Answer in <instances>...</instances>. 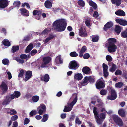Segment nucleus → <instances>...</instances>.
I'll return each mask as SVG.
<instances>
[{"instance_id":"f257e3e1","label":"nucleus","mask_w":127,"mask_h":127,"mask_svg":"<svg viewBox=\"0 0 127 127\" xmlns=\"http://www.w3.org/2000/svg\"><path fill=\"white\" fill-rule=\"evenodd\" d=\"M66 22L64 19H59L56 20L52 24L53 29L57 31L61 32L64 31L66 26Z\"/></svg>"},{"instance_id":"de8ad7c7","label":"nucleus","mask_w":127,"mask_h":127,"mask_svg":"<svg viewBox=\"0 0 127 127\" xmlns=\"http://www.w3.org/2000/svg\"><path fill=\"white\" fill-rule=\"evenodd\" d=\"M78 55V54L77 53L75 52H71L70 53V55L72 57H76Z\"/></svg>"},{"instance_id":"7c9ffc66","label":"nucleus","mask_w":127,"mask_h":127,"mask_svg":"<svg viewBox=\"0 0 127 127\" xmlns=\"http://www.w3.org/2000/svg\"><path fill=\"white\" fill-rule=\"evenodd\" d=\"M33 48V45L31 43H30L27 47L26 49L25 50V52L26 53H29L32 49Z\"/></svg>"},{"instance_id":"a878e982","label":"nucleus","mask_w":127,"mask_h":127,"mask_svg":"<svg viewBox=\"0 0 127 127\" xmlns=\"http://www.w3.org/2000/svg\"><path fill=\"white\" fill-rule=\"evenodd\" d=\"M109 66H112V67L110 69V71L111 72H113L116 69L117 67L116 65L112 63H110L109 64Z\"/></svg>"},{"instance_id":"864d4df0","label":"nucleus","mask_w":127,"mask_h":127,"mask_svg":"<svg viewBox=\"0 0 127 127\" xmlns=\"http://www.w3.org/2000/svg\"><path fill=\"white\" fill-rule=\"evenodd\" d=\"M85 23L86 25L89 26L90 25V19H87L85 20Z\"/></svg>"},{"instance_id":"2eb2a0df","label":"nucleus","mask_w":127,"mask_h":127,"mask_svg":"<svg viewBox=\"0 0 127 127\" xmlns=\"http://www.w3.org/2000/svg\"><path fill=\"white\" fill-rule=\"evenodd\" d=\"M7 0H0V8L3 9L8 5Z\"/></svg>"},{"instance_id":"2f4dec72","label":"nucleus","mask_w":127,"mask_h":127,"mask_svg":"<svg viewBox=\"0 0 127 127\" xmlns=\"http://www.w3.org/2000/svg\"><path fill=\"white\" fill-rule=\"evenodd\" d=\"M7 109V113H10L11 115H13L17 113V112L14 109Z\"/></svg>"},{"instance_id":"cd10ccee","label":"nucleus","mask_w":127,"mask_h":127,"mask_svg":"<svg viewBox=\"0 0 127 127\" xmlns=\"http://www.w3.org/2000/svg\"><path fill=\"white\" fill-rule=\"evenodd\" d=\"M51 30V29L50 28H46L42 32L40 33V35H46Z\"/></svg>"},{"instance_id":"20e7f679","label":"nucleus","mask_w":127,"mask_h":127,"mask_svg":"<svg viewBox=\"0 0 127 127\" xmlns=\"http://www.w3.org/2000/svg\"><path fill=\"white\" fill-rule=\"evenodd\" d=\"M20 95L21 93L20 92L15 91L13 94L6 96V98L2 103V104L5 105L8 104L12 100L15 98H18Z\"/></svg>"},{"instance_id":"9d476101","label":"nucleus","mask_w":127,"mask_h":127,"mask_svg":"<svg viewBox=\"0 0 127 127\" xmlns=\"http://www.w3.org/2000/svg\"><path fill=\"white\" fill-rule=\"evenodd\" d=\"M113 118L114 122L120 126H122L123 125V123L122 120L118 116L116 115L113 116Z\"/></svg>"},{"instance_id":"3c124183","label":"nucleus","mask_w":127,"mask_h":127,"mask_svg":"<svg viewBox=\"0 0 127 127\" xmlns=\"http://www.w3.org/2000/svg\"><path fill=\"white\" fill-rule=\"evenodd\" d=\"M102 67L103 69V71L108 70V66L106 65L105 64L103 63L102 64Z\"/></svg>"},{"instance_id":"c756f323","label":"nucleus","mask_w":127,"mask_h":127,"mask_svg":"<svg viewBox=\"0 0 127 127\" xmlns=\"http://www.w3.org/2000/svg\"><path fill=\"white\" fill-rule=\"evenodd\" d=\"M115 14L117 15L120 16H124L125 14V13L123 11L119 9L116 12Z\"/></svg>"},{"instance_id":"4468645a","label":"nucleus","mask_w":127,"mask_h":127,"mask_svg":"<svg viewBox=\"0 0 127 127\" xmlns=\"http://www.w3.org/2000/svg\"><path fill=\"white\" fill-rule=\"evenodd\" d=\"M19 12L21 13L22 15L24 16L27 17L29 15V12L25 8L20 9L19 10Z\"/></svg>"},{"instance_id":"4c0bfd02","label":"nucleus","mask_w":127,"mask_h":127,"mask_svg":"<svg viewBox=\"0 0 127 127\" xmlns=\"http://www.w3.org/2000/svg\"><path fill=\"white\" fill-rule=\"evenodd\" d=\"M119 114L122 117H124L125 116V112L124 110L123 109H121L119 110L118 111Z\"/></svg>"},{"instance_id":"dca6fc26","label":"nucleus","mask_w":127,"mask_h":127,"mask_svg":"<svg viewBox=\"0 0 127 127\" xmlns=\"http://www.w3.org/2000/svg\"><path fill=\"white\" fill-rule=\"evenodd\" d=\"M97 102L98 103L97 104L98 107L101 108V111L103 112V113L105 114L107 112L105 108L103 107V102L99 99H97Z\"/></svg>"},{"instance_id":"0eeeda50","label":"nucleus","mask_w":127,"mask_h":127,"mask_svg":"<svg viewBox=\"0 0 127 127\" xmlns=\"http://www.w3.org/2000/svg\"><path fill=\"white\" fill-rule=\"evenodd\" d=\"M105 85L103 80L102 78L100 79L97 81L96 84V88L98 89L103 88L105 87Z\"/></svg>"},{"instance_id":"c9c22d12","label":"nucleus","mask_w":127,"mask_h":127,"mask_svg":"<svg viewBox=\"0 0 127 127\" xmlns=\"http://www.w3.org/2000/svg\"><path fill=\"white\" fill-rule=\"evenodd\" d=\"M39 98V97L37 95L33 96L32 98V101L34 102H37L38 101Z\"/></svg>"},{"instance_id":"bf43d9fd","label":"nucleus","mask_w":127,"mask_h":127,"mask_svg":"<svg viewBox=\"0 0 127 127\" xmlns=\"http://www.w3.org/2000/svg\"><path fill=\"white\" fill-rule=\"evenodd\" d=\"M9 62V61L7 59H4L2 60V63L4 65L7 64Z\"/></svg>"},{"instance_id":"39448f33","label":"nucleus","mask_w":127,"mask_h":127,"mask_svg":"<svg viewBox=\"0 0 127 127\" xmlns=\"http://www.w3.org/2000/svg\"><path fill=\"white\" fill-rule=\"evenodd\" d=\"M73 99V100L70 103H68L67 106H65L64 110V112H67L70 111L72 109L73 105L76 103L77 100V95L76 94H74L73 95L70 99Z\"/></svg>"},{"instance_id":"603ef678","label":"nucleus","mask_w":127,"mask_h":127,"mask_svg":"<svg viewBox=\"0 0 127 127\" xmlns=\"http://www.w3.org/2000/svg\"><path fill=\"white\" fill-rule=\"evenodd\" d=\"M107 93V91L104 90H101L100 92V94L102 95H105Z\"/></svg>"},{"instance_id":"a18cd8bd","label":"nucleus","mask_w":127,"mask_h":127,"mask_svg":"<svg viewBox=\"0 0 127 127\" xmlns=\"http://www.w3.org/2000/svg\"><path fill=\"white\" fill-rule=\"evenodd\" d=\"M121 36L124 38H126L127 37V32L126 30L121 33Z\"/></svg>"},{"instance_id":"6e6552de","label":"nucleus","mask_w":127,"mask_h":127,"mask_svg":"<svg viewBox=\"0 0 127 127\" xmlns=\"http://www.w3.org/2000/svg\"><path fill=\"white\" fill-rule=\"evenodd\" d=\"M51 60V58L49 57H46L43 58V63L41 65L42 67H46V65L49 63Z\"/></svg>"},{"instance_id":"a19ab883","label":"nucleus","mask_w":127,"mask_h":127,"mask_svg":"<svg viewBox=\"0 0 127 127\" xmlns=\"http://www.w3.org/2000/svg\"><path fill=\"white\" fill-rule=\"evenodd\" d=\"M121 28L119 26L116 25L115 29V31L117 33L119 34L121 32Z\"/></svg>"},{"instance_id":"58836bf2","label":"nucleus","mask_w":127,"mask_h":127,"mask_svg":"<svg viewBox=\"0 0 127 127\" xmlns=\"http://www.w3.org/2000/svg\"><path fill=\"white\" fill-rule=\"evenodd\" d=\"M48 118V115L47 114H45L43 116V117L41 120V121L44 122L46 121Z\"/></svg>"},{"instance_id":"6e6d98bb","label":"nucleus","mask_w":127,"mask_h":127,"mask_svg":"<svg viewBox=\"0 0 127 127\" xmlns=\"http://www.w3.org/2000/svg\"><path fill=\"white\" fill-rule=\"evenodd\" d=\"M24 70L23 69H21L20 71V73L18 75V77H22L24 75Z\"/></svg>"},{"instance_id":"f8f14e48","label":"nucleus","mask_w":127,"mask_h":127,"mask_svg":"<svg viewBox=\"0 0 127 127\" xmlns=\"http://www.w3.org/2000/svg\"><path fill=\"white\" fill-rule=\"evenodd\" d=\"M89 79V78L88 76H86L84 77L81 82H80L79 83V86L81 88L82 86H84L87 85L88 83Z\"/></svg>"},{"instance_id":"5701e85b","label":"nucleus","mask_w":127,"mask_h":127,"mask_svg":"<svg viewBox=\"0 0 127 127\" xmlns=\"http://www.w3.org/2000/svg\"><path fill=\"white\" fill-rule=\"evenodd\" d=\"M55 62L57 64L62 63L63 61L61 58V56L60 55H58L56 58L55 60Z\"/></svg>"},{"instance_id":"a211bd4d","label":"nucleus","mask_w":127,"mask_h":127,"mask_svg":"<svg viewBox=\"0 0 127 127\" xmlns=\"http://www.w3.org/2000/svg\"><path fill=\"white\" fill-rule=\"evenodd\" d=\"M55 36L53 34H50L49 36L47 37L43 40L44 44H46L50 40L53 39Z\"/></svg>"},{"instance_id":"0e129e2a","label":"nucleus","mask_w":127,"mask_h":127,"mask_svg":"<svg viewBox=\"0 0 127 127\" xmlns=\"http://www.w3.org/2000/svg\"><path fill=\"white\" fill-rule=\"evenodd\" d=\"M88 77L89 78V82H90V83H93L94 82L95 80L94 79L92 78L91 76H88Z\"/></svg>"},{"instance_id":"8fccbe9b","label":"nucleus","mask_w":127,"mask_h":127,"mask_svg":"<svg viewBox=\"0 0 127 127\" xmlns=\"http://www.w3.org/2000/svg\"><path fill=\"white\" fill-rule=\"evenodd\" d=\"M15 60L21 64H23L24 62V60H21L18 58H16L15 59Z\"/></svg>"},{"instance_id":"72a5a7b5","label":"nucleus","mask_w":127,"mask_h":127,"mask_svg":"<svg viewBox=\"0 0 127 127\" xmlns=\"http://www.w3.org/2000/svg\"><path fill=\"white\" fill-rule=\"evenodd\" d=\"M92 40L93 42H97L99 39V37L97 35H93L92 36Z\"/></svg>"},{"instance_id":"1a4fd4ad","label":"nucleus","mask_w":127,"mask_h":127,"mask_svg":"<svg viewBox=\"0 0 127 127\" xmlns=\"http://www.w3.org/2000/svg\"><path fill=\"white\" fill-rule=\"evenodd\" d=\"M111 95L107 96V98L108 99L114 100L117 97V95L115 90L112 88H110Z\"/></svg>"},{"instance_id":"f03ea898","label":"nucleus","mask_w":127,"mask_h":127,"mask_svg":"<svg viewBox=\"0 0 127 127\" xmlns=\"http://www.w3.org/2000/svg\"><path fill=\"white\" fill-rule=\"evenodd\" d=\"M97 110L96 107H94L93 112L95 115V118L97 123L98 125L101 124L105 118V114L104 113H101L98 115Z\"/></svg>"},{"instance_id":"37998d69","label":"nucleus","mask_w":127,"mask_h":127,"mask_svg":"<svg viewBox=\"0 0 127 127\" xmlns=\"http://www.w3.org/2000/svg\"><path fill=\"white\" fill-rule=\"evenodd\" d=\"M78 3L80 6L84 7L85 5V3L84 1L82 0H80L78 1Z\"/></svg>"},{"instance_id":"393cba45","label":"nucleus","mask_w":127,"mask_h":127,"mask_svg":"<svg viewBox=\"0 0 127 127\" xmlns=\"http://www.w3.org/2000/svg\"><path fill=\"white\" fill-rule=\"evenodd\" d=\"M44 4L45 7L47 8H50L52 6L51 2L48 0L45 1Z\"/></svg>"},{"instance_id":"f704fd0d","label":"nucleus","mask_w":127,"mask_h":127,"mask_svg":"<svg viewBox=\"0 0 127 127\" xmlns=\"http://www.w3.org/2000/svg\"><path fill=\"white\" fill-rule=\"evenodd\" d=\"M2 43L5 46H9L10 45V43L7 39L3 40L2 41Z\"/></svg>"},{"instance_id":"e433bc0d","label":"nucleus","mask_w":127,"mask_h":127,"mask_svg":"<svg viewBox=\"0 0 127 127\" xmlns=\"http://www.w3.org/2000/svg\"><path fill=\"white\" fill-rule=\"evenodd\" d=\"M89 3L91 6H92L95 9H96L97 7L96 4L92 0H90L89 1Z\"/></svg>"},{"instance_id":"09e8293b","label":"nucleus","mask_w":127,"mask_h":127,"mask_svg":"<svg viewBox=\"0 0 127 127\" xmlns=\"http://www.w3.org/2000/svg\"><path fill=\"white\" fill-rule=\"evenodd\" d=\"M106 58L107 61H108L111 62L112 61V58L110 55H107L106 56Z\"/></svg>"},{"instance_id":"7ed1b4c3","label":"nucleus","mask_w":127,"mask_h":127,"mask_svg":"<svg viewBox=\"0 0 127 127\" xmlns=\"http://www.w3.org/2000/svg\"><path fill=\"white\" fill-rule=\"evenodd\" d=\"M108 42L106 44V46L108 48V50L110 52H115L117 49V46L114 44L116 42V40L114 38H110L108 40Z\"/></svg>"},{"instance_id":"c85d7f7f","label":"nucleus","mask_w":127,"mask_h":127,"mask_svg":"<svg viewBox=\"0 0 127 127\" xmlns=\"http://www.w3.org/2000/svg\"><path fill=\"white\" fill-rule=\"evenodd\" d=\"M41 78L42 81L46 82H48L49 79V75L47 74H46L44 76L41 77Z\"/></svg>"},{"instance_id":"ddd939ff","label":"nucleus","mask_w":127,"mask_h":127,"mask_svg":"<svg viewBox=\"0 0 127 127\" xmlns=\"http://www.w3.org/2000/svg\"><path fill=\"white\" fill-rule=\"evenodd\" d=\"M79 34L82 37H85L87 36V32L85 28L82 27L79 31Z\"/></svg>"},{"instance_id":"49530a36","label":"nucleus","mask_w":127,"mask_h":127,"mask_svg":"<svg viewBox=\"0 0 127 127\" xmlns=\"http://www.w3.org/2000/svg\"><path fill=\"white\" fill-rule=\"evenodd\" d=\"M6 73H7L8 75V79H10L12 78V76L11 73L9 71H8V70H6Z\"/></svg>"},{"instance_id":"338daca9","label":"nucleus","mask_w":127,"mask_h":127,"mask_svg":"<svg viewBox=\"0 0 127 127\" xmlns=\"http://www.w3.org/2000/svg\"><path fill=\"white\" fill-rule=\"evenodd\" d=\"M37 50H33L31 52V55L33 56L35 54L37 53Z\"/></svg>"},{"instance_id":"bb28decb","label":"nucleus","mask_w":127,"mask_h":127,"mask_svg":"<svg viewBox=\"0 0 127 127\" xmlns=\"http://www.w3.org/2000/svg\"><path fill=\"white\" fill-rule=\"evenodd\" d=\"M0 88L3 91H6L7 90V87L6 84L4 82H2L0 86Z\"/></svg>"},{"instance_id":"69168bd1","label":"nucleus","mask_w":127,"mask_h":127,"mask_svg":"<svg viewBox=\"0 0 127 127\" xmlns=\"http://www.w3.org/2000/svg\"><path fill=\"white\" fill-rule=\"evenodd\" d=\"M75 122L76 124H81V122L80 121L79 119L77 117L76 118Z\"/></svg>"},{"instance_id":"6ab92c4d","label":"nucleus","mask_w":127,"mask_h":127,"mask_svg":"<svg viewBox=\"0 0 127 127\" xmlns=\"http://www.w3.org/2000/svg\"><path fill=\"white\" fill-rule=\"evenodd\" d=\"M115 21L117 23L121 25L124 26L127 25V21L125 20L117 19H116Z\"/></svg>"},{"instance_id":"c03bdc74","label":"nucleus","mask_w":127,"mask_h":127,"mask_svg":"<svg viewBox=\"0 0 127 127\" xmlns=\"http://www.w3.org/2000/svg\"><path fill=\"white\" fill-rule=\"evenodd\" d=\"M20 2L19 1H15L13 3V5L15 7H19L20 5Z\"/></svg>"},{"instance_id":"e2e57ef3","label":"nucleus","mask_w":127,"mask_h":127,"mask_svg":"<svg viewBox=\"0 0 127 127\" xmlns=\"http://www.w3.org/2000/svg\"><path fill=\"white\" fill-rule=\"evenodd\" d=\"M103 75L105 77H107L109 75V73L108 70L103 71Z\"/></svg>"},{"instance_id":"4be33fe9","label":"nucleus","mask_w":127,"mask_h":127,"mask_svg":"<svg viewBox=\"0 0 127 127\" xmlns=\"http://www.w3.org/2000/svg\"><path fill=\"white\" fill-rule=\"evenodd\" d=\"M113 25V23L110 21L108 22L104 26V30L105 31H106L107 29L110 28L112 27Z\"/></svg>"},{"instance_id":"ea45409f","label":"nucleus","mask_w":127,"mask_h":127,"mask_svg":"<svg viewBox=\"0 0 127 127\" xmlns=\"http://www.w3.org/2000/svg\"><path fill=\"white\" fill-rule=\"evenodd\" d=\"M20 57L21 58L23 59H28L31 56L30 55H28V56H27L25 54H23L21 55Z\"/></svg>"},{"instance_id":"9b49d317","label":"nucleus","mask_w":127,"mask_h":127,"mask_svg":"<svg viewBox=\"0 0 127 127\" xmlns=\"http://www.w3.org/2000/svg\"><path fill=\"white\" fill-rule=\"evenodd\" d=\"M37 109L39 114L42 115L43 113L46 111V106L44 104H41L38 107Z\"/></svg>"},{"instance_id":"4d7b16f0","label":"nucleus","mask_w":127,"mask_h":127,"mask_svg":"<svg viewBox=\"0 0 127 127\" xmlns=\"http://www.w3.org/2000/svg\"><path fill=\"white\" fill-rule=\"evenodd\" d=\"M123 83L121 82H119L116 83L115 84V86L117 88H120L123 85Z\"/></svg>"},{"instance_id":"5fc2aeb1","label":"nucleus","mask_w":127,"mask_h":127,"mask_svg":"<svg viewBox=\"0 0 127 127\" xmlns=\"http://www.w3.org/2000/svg\"><path fill=\"white\" fill-rule=\"evenodd\" d=\"M33 14L34 15H38L39 16L41 14V12L40 11L37 10H34L33 12Z\"/></svg>"},{"instance_id":"680f3d73","label":"nucleus","mask_w":127,"mask_h":127,"mask_svg":"<svg viewBox=\"0 0 127 127\" xmlns=\"http://www.w3.org/2000/svg\"><path fill=\"white\" fill-rule=\"evenodd\" d=\"M37 113V112L36 111L32 110L30 112V115L32 116H33L34 115L36 114Z\"/></svg>"},{"instance_id":"13d9d810","label":"nucleus","mask_w":127,"mask_h":127,"mask_svg":"<svg viewBox=\"0 0 127 127\" xmlns=\"http://www.w3.org/2000/svg\"><path fill=\"white\" fill-rule=\"evenodd\" d=\"M84 59H88L90 57V55L88 53H86L84 55L82 56Z\"/></svg>"},{"instance_id":"79ce46f5","label":"nucleus","mask_w":127,"mask_h":127,"mask_svg":"<svg viewBox=\"0 0 127 127\" xmlns=\"http://www.w3.org/2000/svg\"><path fill=\"white\" fill-rule=\"evenodd\" d=\"M19 47L18 46H14L12 48V52L13 53L18 51L19 50Z\"/></svg>"},{"instance_id":"473e14b6","label":"nucleus","mask_w":127,"mask_h":127,"mask_svg":"<svg viewBox=\"0 0 127 127\" xmlns=\"http://www.w3.org/2000/svg\"><path fill=\"white\" fill-rule=\"evenodd\" d=\"M112 3L113 4H116V5L118 6L121 4V0H111Z\"/></svg>"},{"instance_id":"774afa93","label":"nucleus","mask_w":127,"mask_h":127,"mask_svg":"<svg viewBox=\"0 0 127 127\" xmlns=\"http://www.w3.org/2000/svg\"><path fill=\"white\" fill-rule=\"evenodd\" d=\"M121 71L119 70H117L115 72V74L116 75H121Z\"/></svg>"},{"instance_id":"f3484780","label":"nucleus","mask_w":127,"mask_h":127,"mask_svg":"<svg viewBox=\"0 0 127 127\" xmlns=\"http://www.w3.org/2000/svg\"><path fill=\"white\" fill-rule=\"evenodd\" d=\"M32 76V72L31 71L28 70L27 71L26 73L25 77L24 80L26 82L30 79Z\"/></svg>"},{"instance_id":"052dcab7","label":"nucleus","mask_w":127,"mask_h":127,"mask_svg":"<svg viewBox=\"0 0 127 127\" xmlns=\"http://www.w3.org/2000/svg\"><path fill=\"white\" fill-rule=\"evenodd\" d=\"M18 118V116L17 115H15L12 116L11 118V120L12 121H15Z\"/></svg>"},{"instance_id":"aec40b11","label":"nucleus","mask_w":127,"mask_h":127,"mask_svg":"<svg viewBox=\"0 0 127 127\" xmlns=\"http://www.w3.org/2000/svg\"><path fill=\"white\" fill-rule=\"evenodd\" d=\"M83 72L86 74H90L92 73L90 68L87 66L84 67L82 69Z\"/></svg>"},{"instance_id":"b1692460","label":"nucleus","mask_w":127,"mask_h":127,"mask_svg":"<svg viewBox=\"0 0 127 127\" xmlns=\"http://www.w3.org/2000/svg\"><path fill=\"white\" fill-rule=\"evenodd\" d=\"M86 50L87 48L85 46H83L82 47L79 52V57H82L83 56V54L86 51Z\"/></svg>"},{"instance_id":"412c9836","label":"nucleus","mask_w":127,"mask_h":127,"mask_svg":"<svg viewBox=\"0 0 127 127\" xmlns=\"http://www.w3.org/2000/svg\"><path fill=\"white\" fill-rule=\"evenodd\" d=\"M74 79L79 81L81 80L82 79L83 75L81 73H75L74 74Z\"/></svg>"},{"instance_id":"423d86ee","label":"nucleus","mask_w":127,"mask_h":127,"mask_svg":"<svg viewBox=\"0 0 127 127\" xmlns=\"http://www.w3.org/2000/svg\"><path fill=\"white\" fill-rule=\"evenodd\" d=\"M79 66V64L75 61H71L69 64L68 67L71 69L76 70L77 69Z\"/></svg>"}]
</instances>
